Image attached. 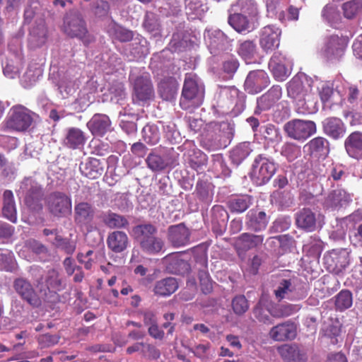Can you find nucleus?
I'll return each instance as SVG.
<instances>
[{
    "label": "nucleus",
    "mask_w": 362,
    "mask_h": 362,
    "mask_svg": "<svg viewBox=\"0 0 362 362\" xmlns=\"http://www.w3.org/2000/svg\"><path fill=\"white\" fill-rule=\"evenodd\" d=\"M314 80L304 74L294 76L287 85L288 97L295 100L299 107H302L300 112H311L316 111L317 103L313 98V87Z\"/></svg>",
    "instance_id": "1"
},
{
    "label": "nucleus",
    "mask_w": 362,
    "mask_h": 362,
    "mask_svg": "<svg viewBox=\"0 0 362 362\" xmlns=\"http://www.w3.org/2000/svg\"><path fill=\"white\" fill-rule=\"evenodd\" d=\"M156 228L150 223L140 224L133 228V234L144 252L156 255L162 250L164 243L156 236Z\"/></svg>",
    "instance_id": "2"
},
{
    "label": "nucleus",
    "mask_w": 362,
    "mask_h": 362,
    "mask_svg": "<svg viewBox=\"0 0 362 362\" xmlns=\"http://www.w3.org/2000/svg\"><path fill=\"white\" fill-rule=\"evenodd\" d=\"M204 95V86L194 74H187L180 99V105L183 109L201 105Z\"/></svg>",
    "instance_id": "3"
},
{
    "label": "nucleus",
    "mask_w": 362,
    "mask_h": 362,
    "mask_svg": "<svg viewBox=\"0 0 362 362\" xmlns=\"http://www.w3.org/2000/svg\"><path fill=\"white\" fill-rule=\"evenodd\" d=\"M39 117L22 105H16L11 107L6 121L7 129L16 132H25L35 123Z\"/></svg>",
    "instance_id": "4"
},
{
    "label": "nucleus",
    "mask_w": 362,
    "mask_h": 362,
    "mask_svg": "<svg viewBox=\"0 0 362 362\" xmlns=\"http://www.w3.org/2000/svg\"><path fill=\"white\" fill-rule=\"evenodd\" d=\"M129 79L134 86V100L147 101L153 96L149 74L138 69H132Z\"/></svg>",
    "instance_id": "5"
},
{
    "label": "nucleus",
    "mask_w": 362,
    "mask_h": 362,
    "mask_svg": "<svg viewBox=\"0 0 362 362\" xmlns=\"http://www.w3.org/2000/svg\"><path fill=\"white\" fill-rule=\"evenodd\" d=\"M296 310L293 305H288L284 310L278 306L270 308L269 302L262 298L254 309V315L259 322L270 325L272 324L271 315L275 317L288 316Z\"/></svg>",
    "instance_id": "6"
},
{
    "label": "nucleus",
    "mask_w": 362,
    "mask_h": 362,
    "mask_svg": "<svg viewBox=\"0 0 362 362\" xmlns=\"http://www.w3.org/2000/svg\"><path fill=\"white\" fill-rule=\"evenodd\" d=\"M275 171L274 163L259 155L255 160L250 177L257 185H263L272 178Z\"/></svg>",
    "instance_id": "7"
},
{
    "label": "nucleus",
    "mask_w": 362,
    "mask_h": 362,
    "mask_svg": "<svg viewBox=\"0 0 362 362\" xmlns=\"http://www.w3.org/2000/svg\"><path fill=\"white\" fill-rule=\"evenodd\" d=\"M19 194L24 197L25 204L32 210L42 209L40 202L42 189L40 186L33 179L25 178L21 185Z\"/></svg>",
    "instance_id": "8"
},
{
    "label": "nucleus",
    "mask_w": 362,
    "mask_h": 362,
    "mask_svg": "<svg viewBox=\"0 0 362 362\" xmlns=\"http://www.w3.org/2000/svg\"><path fill=\"white\" fill-rule=\"evenodd\" d=\"M284 130L289 137L303 141L316 132V125L310 120L293 119L284 125Z\"/></svg>",
    "instance_id": "9"
},
{
    "label": "nucleus",
    "mask_w": 362,
    "mask_h": 362,
    "mask_svg": "<svg viewBox=\"0 0 362 362\" xmlns=\"http://www.w3.org/2000/svg\"><path fill=\"white\" fill-rule=\"evenodd\" d=\"M281 30L274 25L262 28L259 32V45L267 53L277 49L280 44Z\"/></svg>",
    "instance_id": "10"
},
{
    "label": "nucleus",
    "mask_w": 362,
    "mask_h": 362,
    "mask_svg": "<svg viewBox=\"0 0 362 362\" xmlns=\"http://www.w3.org/2000/svg\"><path fill=\"white\" fill-rule=\"evenodd\" d=\"M292 66V60L279 52L274 53L269 62V67L274 78L280 81L286 80L290 76Z\"/></svg>",
    "instance_id": "11"
},
{
    "label": "nucleus",
    "mask_w": 362,
    "mask_h": 362,
    "mask_svg": "<svg viewBox=\"0 0 362 362\" xmlns=\"http://www.w3.org/2000/svg\"><path fill=\"white\" fill-rule=\"evenodd\" d=\"M346 47V42L344 39L332 35L325 41L320 54L328 60L337 59L342 57Z\"/></svg>",
    "instance_id": "12"
},
{
    "label": "nucleus",
    "mask_w": 362,
    "mask_h": 362,
    "mask_svg": "<svg viewBox=\"0 0 362 362\" xmlns=\"http://www.w3.org/2000/svg\"><path fill=\"white\" fill-rule=\"evenodd\" d=\"M323 263L327 270L338 273L349 264V252L346 249L333 250L324 255Z\"/></svg>",
    "instance_id": "13"
},
{
    "label": "nucleus",
    "mask_w": 362,
    "mask_h": 362,
    "mask_svg": "<svg viewBox=\"0 0 362 362\" xmlns=\"http://www.w3.org/2000/svg\"><path fill=\"white\" fill-rule=\"evenodd\" d=\"M223 100H226V105L233 115L236 116L241 113L245 108V96L235 87H224L221 90Z\"/></svg>",
    "instance_id": "14"
},
{
    "label": "nucleus",
    "mask_w": 362,
    "mask_h": 362,
    "mask_svg": "<svg viewBox=\"0 0 362 362\" xmlns=\"http://www.w3.org/2000/svg\"><path fill=\"white\" fill-rule=\"evenodd\" d=\"M47 206L53 215L65 216L71 211V200L64 193L54 192L49 196Z\"/></svg>",
    "instance_id": "15"
},
{
    "label": "nucleus",
    "mask_w": 362,
    "mask_h": 362,
    "mask_svg": "<svg viewBox=\"0 0 362 362\" xmlns=\"http://www.w3.org/2000/svg\"><path fill=\"white\" fill-rule=\"evenodd\" d=\"M184 146V156L190 167L198 173L203 171L207 163L206 155L198 149L192 141L186 142Z\"/></svg>",
    "instance_id": "16"
},
{
    "label": "nucleus",
    "mask_w": 362,
    "mask_h": 362,
    "mask_svg": "<svg viewBox=\"0 0 362 362\" xmlns=\"http://www.w3.org/2000/svg\"><path fill=\"white\" fill-rule=\"evenodd\" d=\"M269 83L267 73L262 70L250 71L245 81V89L250 94H256L266 88Z\"/></svg>",
    "instance_id": "17"
},
{
    "label": "nucleus",
    "mask_w": 362,
    "mask_h": 362,
    "mask_svg": "<svg viewBox=\"0 0 362 362\" xmlns=\"http://www.w3.org/2000/svg\"><path fill=\"white\" fill-rule=\"evenodd\" d=\"M204 40L211 54H216L218 50L223 49L229 43L227 36L218 29H206Z\"/></svg>",
    "instance_id": "18"
},
{
    "label": "nucleus",
    "mask_w": 362,
    "mask_h": 362,
    "mask_svg": "<svg viewBox=\"0 0 362 362\" xmlns=\"http://www.w3.org/2000/svg\"><path fill=\"white\" fill-rule=\"evenodd\" d=\"M269 334L274 341L291 340L296 336V326L294 323L287 321L273 327Z\"/></svg>",
    "instance_id": "19"
},
{
    "label": "nucleus",
    "mask_w": 362,
    "mask_h": 362,
    "mask_svg": "<svg viewBox=\"0 0 362 362\" xmlns=\"http://www.w3.org/2000/svg\"><path fill=\"white\" fill-rule=\"evenodd\" d=\"M14 288L16 291L29 304L33 306H38L40 304V300L35 293L33 286L27 280L19 278L14 281Z\"/></svg>",
    "instance_id": "20"
},
{
    "label": "nucleus",
    "mask_w": 362,
    "mask_h": 362,
    "mask_svg": "<svg viewBox=\"0 0 362 362\" xmlns=\"http://www.w3.org/2000/svg\"><path fill=\"white\" fill-rule=\"evenodd\" d=\"M109 117L104 114H95L87 123V127L95 136H103L112 129Z\"/></svg>",
    "instance_id": "21"
},
{
    "label": "nucleus",
    "mask_w": 362,
    "mask_h": 362,
    "mask_svg": "<svg viewBox=\"0 0 362 362\" xmlns=\"http://www.w3.org/2000/svg\"><path fill=\"white\" fill-rule=\"evenodd\" d=\"M228 23L238 33H249L256 28L258 23L250 18L240 13H235L228 17Z\"/></svg>",
    "instance_id": "22"
},
{
    "label": "nucleus",
    "mask_w": 362,
    "mask_h": 362,
    "mask_svg": "<svg viewBox=\"0 0 362 362\" xmlns=\"http://www.w3.org/2000/svg\"><path fill=\"white\" fill-rule=\"evenodd\" d=\"M264 240V236L251 233H243L235 242V247L239 254L247 250L257 247Z\"/></svg>",
    "instance_id": "23"
},
{
    "label": "nucleus",
    "mask_w": 362,
    "mask_h": 362,
    "mask_svg": "<svg viewBox=\"0 0 362 362\" xmlns=\"http://www.w3.org/2000/svg\"><path fill=\"white\" fill-rule=\"evenodd\" d=\"M304 151L315 158L325 157L329 153V142L324 137H315L304 146Z\"/></svg>",
    "instance_id": "24"
},
{
    "label": "nucleus",
    "mask_w": 362,
    "mask_h": 362,
    "mask_svg": "<svg viewBox=\"0 0 362 362\" xmlns=\"http://www.w3.org/2000/svg\"><path fill=\"white\" fill-rule=\"evenodd\" d=\"M324 132L334 139H338L344 136L346 127L344 122L337 117H327L322 122Z\"/></svg>",
    "instance_id": "25"
},
{
    "label": "nucleus",
    "mask_w": 362,
    "mask_h": 362,
    "mask_svg": "<svg viewBox=\"0 0 362 362\" xmlns=\"http://www.w3.org/2000/svg\"><path fill=\"white\" fill-rule=\"evenodd\" d=\"M168 233L169 240L176 247L184 246L189 243V232L184 224L170 226Z\"/></svg>",
    "instance_id": "26"
},
{
    "label": "nucleus",
    "mask_w": 362,
    "mask_h": 362,
    "mask_svg": "<svg viewBox=\"0 0 362 362\" xmlns=\"http://www.w3.org/2000/svg\"><path fill=\"white\" fill-rule=\"evenodd\" d=\"M351 200L348 194L342 189H336L330 192L324 201V206L327 209H336L339 206H343Z\"/></svg>",
    "instance_id": "27"
},
{
    "label": "nucleus",
    "mask_w": 362,
    "mask_h": 362,
    "mask_svg": "<svg viewBox=\"0 0 362 362\" xmlns=\"http://www.w3.org/2000/svg\"><path fill=\"white\" fill-rule=\"evenodd\" d=\"M86 139V134L82 130L76 127H71L67 130L64 144L69 148L78 149L83 146Z\"/></svg>",
    "instance_id": "28"
},
{
    "label": "nucleus",
    "mask_w": 362,
    "mask_h": 362,
    "mask_svg": "<svg viewBox=\"0 0 362 362\" xmlns=\"http://www.w3.org/2000/svg\"><path fill=\"white\" fill-rule=\"evenodd\" d=\"M235 11L245 15L257 22L259 9L255 0H238L233 5Z\"/></svg>",
    "instance_id": "29"
},
{
    "label": "nucleus",
    "mask_w": 362,
    "mask_h": 362,
    "mask_svg": "<svg viewBox=\"0 0 362 362\" xmlns=\"http://www.w3.org/2000/svg\"><path fill=\"white\" fill-rule=\"evenodd\" d=\"M281 88L279 86H273L257 100V107L262 110L269 109L281 98Z\"/></svg>",
    "instance_id": "30"
},
{
    "label": "nucleus",
    "mask_w": 362,
    "mask_h": 362,
    "mask_svg": "<svg viewBox=\"0 0 362 362\" xmlns=\"http://www.w3.org/2000/svg\"><path fill=\"white\" fill-rule=\"evenodd\" d=\"M237 50L238 54L247 64H251L257 61V51L254 41H239Z\"/></svg>",
    "instance_id": "31"
},
{
    "label": "nucleus",
    "mask_w": 362,
    "mask_h": 362,
    "mask_svg": "<svg viewBox=\"0 0 362 362\" xmlns=\"http://www.w3.org/2000/svg\"><path fill=\"white\" fill-rule=\"evenodd\" d=\"M75 220L81 225L89 223L94 216L93 207L87 202H81L75 206Z\"/></svg>",
    "instance_id": "32"
},
{
    "label": "nucleus",
    "mask_w": 362,
    "mask_h": 362,
    "mask_svg": "<svg viewBox=\"0 0 362 362\" xmlns=\"http://www.w3.org/2000/svg\"><path fill=\"white\" fill-rule=\"evenodd\" d=\"M107 242L109 248L115 252L124 251L129 243L127 234L122 231H115L110 233Z\"/></svg>",
    "instance_id": "33"
},
{
    "label": "nucleus",
    "mask_w": 362,
    "mask_h": 362,
    "mask_svg": "<svg viewBox=\"0 0 362 362\" xmlns=\"http://www.w3.org/2000/svg\"><path fill=\"white\" fill-rule=\"evenodd\" d=\"M2 213L5 218L13 223L17 220V212L13 194L11 190H6L3 194Z\"/></svg>",
    "instance_id": "34"
},
{
    "label": "nucleus",
    "mask_w": 362,
    "mask_h": 362,
    "mask_svg": "<svg viewBox=\"0 0 362 362\" xmlns=\"http://www.w3.org/2000/svg\"><path fill=\"white\" fill-rule=\"evenodd\" d=\"M277 351L281 358L288 362H300L305 359L296 345L283 344L278 346Z\"/></svg>",
    "instance_id": "35"
},
{
    "label": "nucleus",
    "mask_w": 362,
    "mask_h": 362,
    "mask_svg": "<svg viewBox=\"0 0 362 362\" xmlns=\"http://www.w3.org/2000/svg\"><path fill=\"white\" fill-rule=\"evenodd\" d=\"M82 173L90 179H95L100 177L104 171L103 165L100 160L90 158L81 166Z\"/></svg>",
    "instance_id": "36"
},
{
    "label": "nucleus",
    "mask_w": 362,
    "mask_h": 362,
    "mask_svg": "<svg viewBox=\"0 0 362 362\" xmlns=\"http://www.w3.org/2000/svg\"><path fill=\"white\" fill-rule=\"evenodd\" d=\"M296 221L299 228L308 231H313L315 228V216L314 213L308 209H303L297 213Z\"/></svg>",
    "instance_id": "37"
},
{
    "label": "nucleus",
    "mask_w": 362,
    "mask_h": 362,
    "mask_svg": "<svg viewBox=\"0 0 362 362\" xmlns=\"http://www.w3.org/2000/svg\"><path fill=\"white\" fill-rule=\"evenodd\" d=\"M345 148L350 156L358 158L362 151V134L358 132L351 134L345 141Z\"/></svg>",
    "instance_id": "38"
},
{
    "label": "nucleus",
    "mask_w": 362,
    "mask_h": 362,
    "mask_svg": "<svg viewBox=\"0 0 362 362\" xmlns=\"http://www.w3.org/2000/svg\"><path fill=\"white\" fill-rule=\"evenodd\" d=\"M252 201V197L247 194L235 196L229 199L228 206L232 212L240 214L249 208Z\"/></svg>",
    "instance_id": "39"
},
{
    "label": "nucleus",
    "mask_w": 362,
    "mask_h": 362,
    "mask_svg": "<svg viewBox=\"0 0 362 362\" xmlns=\"http://www.w3.org/2000/svg\"><path fill=\"white\" fill-rule=\"evenodd\" d=\"M178 89V83L173 78H169L162 81L159 84V93L165 100L175 99Z\"/></svg>",
    "instance_id": "40"
},
{
    "label": "nucleus",
    "mask_w": 362,
    "mask_h": 362,
    "mask_svg": "<svg viewBox=\"0 0 362 362\" xmlns=\"http://www.w3.org/2000/svg\"><path fill=\"white\" fill-rule=\"evenodd\" d=\"M248 218V227L255 231H259L266 228L268 221L264 211H250L247 214Z\"/></svg>",
    "instance_id": "41"
},
{
    "label": "nucleus",
    "mask_w": 362,
    "mask_h": 362,
    "mask_svg": "<svg viewBox=\"0 0 362 362\" xmlns=\"http://www.w3.org/2000/svg\"><path fill=\"white\" fill-rule=\"evenodd\" d=\"M295 286L290 279H282L279 282L274 288V294L276 298L279 300L282 299H292L293 298V292Z\"/></svg>",
    "instance_id": "42"
},
{
    "label": "nucleus",
    "mask_w": 362,
    "mask_h": 362,
    "mask_svg": "<svg viewBox=\"0 0 362 362\" xmlns=\"http://www.w3.org/2000/svg\"><path fill=\"white\" fill-rule=\"evenodd\" d=\"M178 288L177 281L175 278L169 277L158 281L154 288V292L159 296H169Z\"/></svg>",
    "instance_id": "43"
},
{
    "label": "nucleus",
    "mask_w": 362,
    "mask_h": 362,
    "mask_svg": "<svg viewBox=\"0 0 362 362\" xmlns=\"http://www.w3.org/2000/svg\"><path fill=\"white\" fill-rule=\"evenodd\" d=\"M65 32L71 37H82L86 33L85 22L78 16L68 21L65 25Z\"/></svg>",
    "instance_id": "44"
},
{
    "label": "nucleus",
    "mask_w": 362,
    "mask_h": 362,
    "mask_svg": "<svg viewBox=\"0 0 362 362\" xmlns=\"http://www.w3.org/2000/svg\"><path fill=\"white\" fill-rule=\"evenodd\" d=\"M42 74V71L39 66L30 65L21 78V85L25 88L32 87Z\"/></svg>",
    "instance_id": "45"
},
{
    "label": "nucleus",
    "mask_w": 362,
    "mask_h": 362,
    "mask_svg": "<svg viewBox=\"0 0 362 362\" xmlns=\"http://www.w3.org/2000/svg\"><path fill=\"white\" fill-rule=\"evenodd\" d=\"M251 151L250 143L243 142L230 151V158L235 165H238L249 156Z\"/></svg>",
    "instance_id": "46"
},
{
    "label": "nucleus",
    "mask_w": 362,
    "mask_h": 362,
    "mask_svg": "<svg viewBox=\"0 0 362 362\" xmlns=\"http://www.w3.org/2000/svg\"><path fill=\"white\" fill-rule=\"evenodd\" d=\"M146 162L148 167L153 171L162 170L170 163L166 156L162 157L154 153H151L148 156Z\"/></svg>",
    "instance_id": "47"
},
{
    "label": "nucleus",
    "mask_w": 362,
    "mask_h": 362,
    "mask_svg": "<svg viewBox=\"0 0 362 362\" xmlns=\"http://www.w3.org/2000/svg\"><path fill=\"white\" fill-rule=\"evenodd\" d=\"M326 168L325 172L324 173L322 169H320L319 175L327 176L328 178L332 177L334 180H338L341 178L344 174V170L341 165L334 164L327 161L322 164L323 168Z\"/></svg>",
    "instance_id": "48"
},
{
    "label": "nucleus",
    "mask_w": 362,
    "mask_h": 362,
    "mask_svg": "<svg viewBox=\"0 0 362 362\" xmlns=\"http://www.w3.org/2000/svg\"><path fill=\"white\" fill-rule=\"evenodd\" d=\"M317 86L320 98L322 102L325 105L329 102L334 93L333 87L328 82L319 81L317 79L314 80V86Z\"/></svg>",
    "instance_id": "49"
},
{
    "label": "nucleus",
    "mask_w": 362,
    "mask_h": 362,
    "mask_svg": "<svg viewBox=\"0 0 362 362\" xmlns=\"http://www.w3.org/2000/svg\"><path fill=\"white\" fill-rule=\"evenodd\" d=\"M108 33L111 36L121 42L130 41L133 37L132 33L130 30L115 23L110 25Z\"/></svg>",
    "instance_id": "50"
},
{
    "label": "nucleus",
    "mask_w": 362,
    "mask_h": 362,
    "mask_svg": "<svg viewBox=\"0 0 362 362\" xmlns=\"http://www.w3.org/2000/svg\"><path fill=\"white\" fill-rule=\"evenodd\" d=\"M103 221L105 223L111 228H124L128 225V221L125 217L115 213L105 214Z\"/></svg>",
    "instance_id": "51"
},
{
    "label": "nucleus",
    "mask_w": 362,
    "mask_h": 362,
    "mask_svg": "<svg viewBox=\"0 0 362 362\" xmlns=\"http://www.w3.org/2000/svg\"><path fill=\"white\" fill-rule=\"evenodd\" d=\"M352 294L347 290L340 291L335 297V306L339 310H344L352 305Z\"/></svg>",
    "instance_id": "52"
},
{
    "label": "nucleus",
    "mask_w": 362,
    "mask_h": 362,
    "mask_svg": "<svg viewBox=\"0 0 362 362\" xmlns=\"http://www.w3.org/2000/svg\"><path fill=\"white\" fill-rule=\"evenodd\" d=\"M16 266L13 254L8 250L0 249V269L11 272Z\"/></svg>",
    "instance_id": "53"
},
{
    "label": "nucleus",
    "mask_w": 362,
    "mask_h": 362,
    "mask_svg": "<svg viewBox=\"0 0 362 362\" xmlns=\"http://www.w3.org/2000/svg\"><path fill=\"white\" fill-rule=\"evenodd\" d=\"M142 133L144 141L151 145L157 144L160 139L158 129L155 125H146Z\"/></svg>",
    "instance_id": "54"
},
{
    "label": "nucleus",
    "mask_w": 362,
    "mask_h": 362,
    "mask_svg": "<svg viewBox=\"0 0 362 362\" xmlns=\"http://www.w3.org/2000/svg\"><path fill=\"white\" fill-rule=\"evenodd\" d=\"M110 100L118 103L125 98V92L124 85L120 82H115L112 83L108 89V95Z\"/></svg>",
    "instance_id": "55"
},
{
    "label": "nucleus",
    "mask_w": 362,
    "mask_h": 362,
    "mask_svg": "<svg viewBox=\"0 0 362 362\" xmlns=\"http://www.w3.org/2000/svg\"><path fill=\"white\" fill-rule=\"evenodd\" d=\"M344 15L347 18H354L362 8L361 0H351L343 4Z\"/></svg>",
    "instance_id": "56"
},
{
    "label": "nucleus",
    "mask_w": 362,
    "mask_h": 362,
    "mask_svg": "<svg viewBox=\"0 0 362 362\" xmlns=\"http://www.w3.org/2000/svg\"><path fill=\"white\" fill-rule=\"evenodd\" d=\"M179 257L180 255L178 254H171L166 256L165 258L167 262L170 263V266L172 267V272L175 273L181 272L180 268H182L186 271H187L189 269V264L186 262L180 259Z\"/></svg>",
    "instance_id": "57"
},
{
    "label": "nucleus",
    "mask_w": 362,
    "mask_h": 362,
    "mask_svg": "<svg viewBox=\"0 0 362 362\" xmlns=\"http://www.w3.org/2000/svg\"><path fill=\"white\" fill-rule=\"evenodd\" d=\"M281 154L286 157L288 161H293L300 156V149L293 144L286 143L283 145Z\"/></svg>",
    "instance_id": "58"
},
{
    "label": "nucleus",
    "mask_w": 362,
    "mask_h": 362,
    "mask_svg": "<svg viewBox=\"0 0 362 362\" xmlns=\"http://www.w3.org/2000/svg\"><path fill=\"white\" fill-rule=\"evenodd\" d=\"M232 308L236 315L244 314L249 308L247 299L244 296H238L233 299Z\"/></svg>",
    "instance_id": "59"
},
{
    "label": "nucleus",
    "mask_w": 362,
    "mask_h": 362,
    "mask_svg": "<svg viewBox=\"0 0 362 362\" xmlns=\"http://www.w3.org/2000/svg\"><path fill=\"white\" fill-rule=\"evenodd\" d=\"M40 349H47L58 344L59 337L58 335L41 334L37 338Z\"/></svg>",
    "instance_id": "60"
},
{
    "label": "nucleus",
    "mask_w": 362,
    "mask_h": 362,
    "mask_svg": "<svg viewBox=\"0 0 362 362\" xmlns=\"http://www.w3.org/2000/svg\"><path fill=\"white\" fill-rule=\"evenodd\" d=\"M46 284L49 290L59 291L62 288L61 279L55 270L49 271L46 279Z\"/></svg>",
    "instance_id": "61"
},
{
    "label": "nucleus",
    "mask_w": 362,
    "mask_h": 362,
    "mask_svg": "<svg viewBox=\"0 0 362 362\" xmlns=\"http://www.w3.org/2000/svg\"><path fill=\"white\" fill-rule=\"evenodd\" d=\"M52 243L58 247H62L68 254H71L76 249V245L74 242L68 241L63 239L60 235H56L54 240H51Z\"/></svg>",
    "instance_id": "62"
},
{
    "label": "nucleus",
    "mask_w": 362,
    "mask_h": 362,
    "mask_svg": "<svg viewBox=\"0 0 362 362\" xmlns=\"http://www.w3.org/2000/svg\"><path fill=\"white\" fill-rule=\"evenodd\" d=\"M280 0H264L266 4L267 12L271 16H277L278 18L283 21L284 19V12L281 11L279 14L277 13V7Z\"/></svg>",
    "instance_id": "63"
},
{
    "label": "nucleus",
    "mask_w": 362,
    "mask_h": 362,
    "mask_svg": "<svg viewBox=\"0 0 362 362\" xmlns=\"http://www.w3.org/2000/svg\"><path fill=\"white\" fill-rule=\"evenodd\" d=\"M238 66V61L235 58L231 57L224 62L223 69L224 72L228 74V77L231 78L237 71Z\"/></svg>",
    "instance_id": "64"
}]
</instances>
